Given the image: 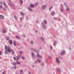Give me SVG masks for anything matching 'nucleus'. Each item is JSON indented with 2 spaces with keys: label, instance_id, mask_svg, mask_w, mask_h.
<instances>
[{
  "label": "nucleus",
  "instance_id": "nucleus-5",
  "mask_svg": "<svg viewBox=\"0 0 74 74\" xmlns=\"http://www.w3.org/2000/svg\"><path fill=\"white\" fill-rule=\"evenodd\" d=\"M64 53H65V51H63L61 53V55H63Z\"/></svg>",
  "mask_w": 74,
  "mask_h": 74
},
{
  "label": "nucleus",
  "instance_id": "nucleus-8",
  "mask_svg": "<svg viewBox=\"0 0 74 74\" xmlns=\"http://www.w3.org/2000/svg\"><path fill=\"white\" fill-rule=\"evenodd\" d=\"M44 23L46 24V23H47V21H46L45 20L44 22H43L42 23V24L43 25Z\"/></svg>",
  "mask_w": 74,
  "mask_h": 74
},
{
  "label": "nucleus",
  "instance_id": "nucleus-40",
  "mask_svg": "<svg viewBox=\"0 0 74 74\" xmlns=\"http://www.w3.org/2000/svg\"><path fill=\"white\" fill-rule=\"evenodd\" d=\"M56 45V44H55V43H54V45L55 46Z\"/></svg>",
  "mask_w": 74,
  "mask_h": 74
},
{
  "label": "nucleus",
  "instance_id": "nucleus-41",
  "mask_svg": "<svg viewBox=\"0 0 74 74\" xmlns=\"http://www.w3.org/2000/svg\"><path fill=\"white\" fill-rule=\"evenodd\" d=\"M54 19H56V18H54Z\"/></svg>",
  "mask_w": 74,
  "mask_h": 74
},
{
  "label": "nucleus",
  "instance_id": "nucleus-11",
  "mask_svg": "<svg viewBox=\"0 0 74 74\" xmlns=\"http://www.w3.org/2000/svg\"><path fill=\"white\" fill-rule=\"evenodd\" d=\"M13 45H14V46H16V42L14 41L13 42Z\"/></svg>",
  "mask_w": 74,
  "mask_h": 74
},
{
  "label": "nucleus",
  "instance_id": "nucleus-1",
  "mask_svg": "<svg viewBox=\"0 0 74 74\" xmlns=\"http://www.w3.org/2000/svg\"><path fill=\"white\" fill-rule=\"evenodd\" d=\"M5 49H7V50L8 52H10L11 51H12V54H14V52L13 51V50L11 49H10V47L9 46H5Z\"/></svg>",
  "mask_w": 74,
  "mask_h": 74
},
{
  "label": "nucleus",
  "instance_id": "nucleus-9",
  "mask_svg": "<svg viewBox=\"0 0 74 74\" xmlns=\"http://www.w3.org/2000/svg\"><path fill=\"white\" fill-rule=\"evenodd\" d=\"M56 60L57 62L58 63H60V61H59V59L58 58H56Z\"/></svg>",
  "mask_w": 74,
  "mask_h": 74
},
{
  "label": "nucleus",
  "instance_id": "nucleus-38",
  "mask_svg": "<svg viewBox=\"0 0 74 74\" xmlns=\"http://www.w3.org/2000/svg\"><path fill=\"white\" fill-rule=\"evenodd\" d=\"M4 73H5V71H4L2 74H4Z\"/></svg>",
  "mask_w": 74,
  "mask_h": 74
},
{
  "label": "nucleus",
  "instance_id": "nucleus-36",
  "mask_svg": "<svg viewBox=\"0 0 74 74\" xmlns=\"http://www.w3.org/2000/svg\"><path fill=\"white\" fill-rule=\"evenodd\" d=\"M38 4V3H35V5H37V4Z\"/></svg>",
  "mask_w": 74,
  "mask_h": 74
},
{
  "label": "nucleus",
  "instance_id": "nucleus-21",
  "mask_svg": "<svg viewBox=\"0 0 74 74\" xmlns=\"http://www.w3.org/2000/svg\"><path fill=\"white\" fill-rule=\"evenodd\" d=\"M6 40H9V37H7L6 38Z\"/></svg>",
  "mask_w": 74,
  "mask_h": 74
},
{
  "label": "nucleus",
  "instance_id": "nucleus-7",
  "mask_svg": "<svg viewBox=\"0 0 74 74\" xmlns=\"http://www.w3.org/2000/svg\"><path fill=\"white\" fill-rule=\"evenodd\" d=\"M4 18V16L3 15H0V19H3Z\"/></svg>",
  "mask_w": 74,
  "mask_h": 74
},
{
  "label": "nucleus",
  "instance_id": "nucleus-29",
  "mask_svg": "<svg viewBox=\"0 0 74 74\" xmlns=\"http://www.w3.org/2000/svg\"><path fill=\"white\" fill-rule=\"evenodd\" d=\"M13 69H16V66H14L13 67Z\"/></svg>",
  "mask_w": 74,
  "mask_h": 74
},
{
  "label": "nucleus",
  "instance_id": "nucleus-3",
  "mask_svg": "<svg viewBox=\"0 0 74 74\" xmlns=\"http://www.w3.org/2000/svg\"><path fill=\"white\" fill-rule=\"evenodd\" d=\"M2 32L3 33H6V30L3 29H2Z\"/></svg>",
  "mask_w": 74,
  "mask_h": 74
},
{
  "label": "nucleus",
  "instance_id": "nucleus-22",
  "mask_svg": "<svg viewBox=\"0 0 74 74\" xmlns=\"http://www.w3.org/2000/svg\"><path fill=\"white\" fill-rule=\"evenodd\" d=\"M41 38L42 39V41H44V39L43 38L41 37Z\"/></svg>",
  "mask_w": 74,
  "mask_h": 74
},
{
  "label": "nucleus",
  "instance_id": "nucleus-35",
  "mask_svg": "<svg viewBox=\"0 0 74 74\" xmlns=\"http://www.w3.org/2000/svg\"><path fill=\"white\" fill-rule=\"evenodd\" d=\"M21 57L23 59H25V58L24 57Z\"/></svg>",
  "mask_w": 74,
  "mask_h": 74
},
{
  "label": "nucleus",
  "instance_id": "nucleus-27",
  "mask_svg": "<svg viewBox=\"0 0 74 74\" xmlns=\"http://www.w3.org/2000/svg\"><path fill=\"white\" fill-rule=\"evenodd\" d=\"M16 63H17V64H19L20 63V62H16Z\"/></svg>",
  "mask_w": 74,
  "mask_h": 74
},
{
  "label": "nucleus",
  "instance_id": "nucleus-24",
  "mask_svg": "<svg viewBox=\"0 0 74 74\" xmlns=\"http://www.w3.org/2000/svg\"><path fill=\"white\" fill-rule=\"evenodd\" d=\"M13 65H16V63L15 62H14L13 63Z\"/></svg>",
  "mask_w": 74,
  "mask_h": 74
},
{
  "label": "nucleus",
  "instance_id": "nucleus-10",
  "mask_svg": "<svg viewBox=\"0 0 74 74\" xmlns=\"http://www.w3.org/2000/svg\"><path fill=\"white\" fill-rule=\"evenodd\" d=\"M30 5L31 7H32V8H33V7H34V5L33 4H31Z\"/></svg>",
  "mask_w": 74,
  "mask_h": 74
},
{
  "label": "nucleus",
  "instance_id": "nucleus-16",
  "mask_svg": "<svg viewBox=\"0 0 74 74\" xmlns=\"http://www.w3.org/2000/svg\"><path fill=\"white\" fill-rule=\"evenodd\" d=\"M16 38H18V39H19L20 38V37L18 36H16Z\"/></svg>",
  "mask_w": 74,
  "mask_h": 74
},
{
  "label": "nucleus",
  "instance_id": "nucleus-51",
  "mask_svg": "<svg viewBox=\"0 0 74 74\" xmlns=\"http://www.w3.org/2000/svg\"><path fill=\"white\" fill-rule=\"evenodd\" d=\"M6 7H7V5H6Z\"/></svg>",
  "mask_w": 74,
  "mask_h": 74
},
{
  "label": "nucleus",
  "instance_id": "nucleus-30",
  "mask_svg": "<svg viewBox=\"0 0 74 74\" xmlns=\"http://www.w3.org/2000/svg\"><path fill=\"white\" fill-rule=\"evenodd\" d=\"M3 6L2 5H0V8H2Z\"/></svg>",
  "mask_w": 74,
  "mask_h": 74
},
{
  "label": "nucleus",
  "instance_id": "nucleus-4",
  "mask_svg": "<svg viewBox=\"0 0 74 74\" xmlns=\"http://www.w3.org/2000/svg\"><path fill=\"white\" fill-rule=\"evenodd\" d=\"M8 42H9L10 44H12V41L11 40H9Z\"/></svg>",
  "mask_w": 74,
  "mask_h": 74
},
{
  "label": "nucleus",
  "instance_id": "nucleus-28",
  "mask_svg": "<svg viewBox=\"0 0 74 74\" xmlns=\"http://www.w3.org/2000/svg\"><path fill=\"white\" fill-rule=\"evenodd\" d=\"M43 28L44 29H46V27L45 26H43Z\"/></svg>",
  "mask_w": 74,
  "mask_h": 74
},
{
  "label": "nucleus",
  "instance_id": "nucleus-48",
  "mask_svg": "<svg viewBox=\"0 0 74 74\" xmlns=\"http://www.w3.org/2000/svg\"><path fill=\"white\" fill-rule=\"evenodd\" d=\"M35 63H37V62L35 61Z\"/></svg>",
  "mask_w": 74,
  "mask_h": 74
},
{
  "label": "nucleus",
  "instance_id": "nucleus-33",
  "mask_svg": "<svg viewBox=\"0 0 74 74\" xmlns=\"http://www.w3.org/2000/svg\"><path fill=\"white\" fill-rule=\"evenodd\" d=\"M38 62H40V60H38Z\"/></svg>",
  "mask_w": 74,
  "mask_h": 74
},
{
  "label": "nucleus",
  "instance_id": "nucleus-39",
  "mask_svg": "<svg viewBox=\"0 0 74 74\" xmlns=\"http://www.w3.org/2000/svg\"><path fill=\"white\" fill-rule=\"evenodd\" d=\"M32 55H34V53H32Z\"/></svg>",
  "mask_w": 74,
  "mask_h": 74
},
{
  "label": "nucleus",
  "instance_id": "nucleus-45",
  "mask_svg": "<svg viewBox=\"0 0 74 74\" xmlns=\"http://www.w3.org/2000/svg\"><path fill=\"white\" fill-rule=\"evenodd\" d=\"M0 3H1V4H2V2H0Z\"/></svg>",
  "mask_w": 74,
  "mask_h": 74
},
{
  "label": "nucleus",
  "instance_id": "nucleus-32",
  "mask_svg": "<svg viewBox=\"0 0 74 74\" xmlns=\"http://www.w3.org/2000/svg\"><path fill=\"white\" fill-rule=\"evenodd\" d=\"M2 54V53L1 52V51H0V55H1Z\"/></svg>",
  "mask_w": 74,
  "mask_h": 74
},
{
  "label": "nucleus",
  "instance_id": "nucleus-6",
  "mask_svg": "<svg viewBox=\"0 0 74 74\" xmlns=\"http://www.w3.org/2000/svg\"><path fill=\"white\" fill-rule=\"evenodd\" d=\"M37 56L38 57H39V58H41L42 57V56H40V54H38L37 55Z\"/></svg>",
  "mask_w": 74,
  "mask_h": 74
},
{
  "label": "nucleus",
  "instance_id": "nucleus-46",
  "mask_svg": "<svg viewBox=\"0 0 74 74\" xmlns=\"http://www.w3.org/2000/svg\"><path fill=\"white\" fill-rule=\"evenodd\" d=\"M20 20H22V18H20Z\"/></svg>",
  "mask_w": 74,
  "mask_h": 74
},
{
  "label": "nucleus",
  "instance_id": "nucleus-43",
  "mask_svg": "<svg viewBox=\"0 0 74 74\" xmlns=\"http://www.w3.org/2000/svg\"><path fill=\"white\" fill-rule=\"evenodd\" d=\"M51 8H50L49 9V10H51Z\"/></svg>",
  "mask_w": 74,
  "mask_h": 74
},
{
  "label": "nucleus",
  "instance_id": "nucleus-42",
  "mask_svg": "<svg viewBox=\"0 0 74 74\" xmlns=\"http://www.w3.org/2000/svg\"><path fill=\"white\" fill-rule=\"evenodd\" d=\"M51 49H52V47H51Z\"/></svg>",
  "mask_w": 74,
  "mask_h": 74
},
{
  "label": "nucleus",
  "instance_id": "nucleus-2",
  "mask_svg": "<svg viewBox=\"0 0 74 74\" xmlns=\"http://www.w3.org/2000/svg\"><path fill=\"white\" fill-rule=\"evenodd\" d=\"M13 59H14V60H19V57H16L15 58V57H13Z\"/></svg>",
  "mask_w": 74,
  "mask_h": 74
},
{
  "label": "nucleus",
  "instance_id": "nucleus-26",
  "mask_svg": "<svg viewBox=\"0 0 74 74\" xmlns=\"http://www.w3.org/2000/svg\"><path fill=\"white\" fill-rule=\"evenodd\" d=\"M20 3L21 4H22V3H23V2L22 1H20Z\"/></svg>",
  "mask_w": 74,
  "mask_h": 74
},
{
  "label": "nucleus",
  "instance_id": "nucleus-37",
  "mask_svg": "<svg viewBox=\"0 0 74 74\" xmlns=\"http://www.w3.org/2000/svg\"><path fill=\"white\" fill-rule=\"evenodd\" d=\"M64 5H66V3H64Z\"/></svg>",
  "mask_w": 74,
  "mask_h": 74
},
{
  "label": "nucleus",
  "instance_id": "nucleus-17",
  "mask_svg": "<svg viewBox=\"0 0 74 74\" xmlns=\"http://www.w3.org/2000/svg\"><path fill=\"white\" fill-rule=\"evenodd\" d=\"M58 72H59V73H60V69H58Z\"/></svg>",
  "mask_w": 74,
  "mask_h": 74
},
{
  "label": "nucleus",
  "instance_id": "nucleus-18",
  "mask_svg": "<svg viewBox=\"0 0 74 74\" xmlns=\"http://www.w3.org/2000/svg\"><path fill=\"white\" fill-rule=\"evenodd\" d=\"M51 14L52 15H54V12H51Z\"/></svg>",
  "mask_w": 74,
  "mask_h": 74
},
{
  "label": "nucleus",
  "instance_id": "nucleus-50",
  "mask_svg": "<svg viewBox=\"0 0 74 74\" xmlns=\"http://www.w3.org/2000/svg\"><path fill=\"white\" fill-rule=\"evenodd\" d=\"M37 51H38V50H37Z\"/></svg>",
  "mask_w": 74,
  "mask_h": 74
},
{
  "label": "nucleus",
  "instance_id": "nucleus-19",
  "mask_svg": "<svg viewBox=\"0 0 74 74\" xmlns=\"http://www.w3.org/2000/svg\"><path fill=\"white\" fill-rule=\"evenodd\" d=\"M21 15H24V14L23 13H22V12H21Z\"/></svg>",
  "mask_w": 74,
  "mask_h": 74
},
{
  "label": "nucleus",
  "instance_id": "nucleus-20",
  "mask_svg": "<svg viewBox=\"0 0 74 74\" xmlns=\"http://www.w3.org/2000/svg\"><path fill=\"white\" fill-rule=\"evenodd\" d=\"M5 54H7V51H5Z\"/></svg>",
  "mask_w": 74,
  "mask_h": 74
},
{
  "label": "nucleus",
  "instance_id": "nucleus-49",
  "mask_svg": "<svg viewBox=\"0 0 74 74\" xmlns=\"http://www.w3.org/2000/svg\"><path fill=\"white\" fill-rule=\"evenodd\" d=\"M29 74H31V73H29Z\"/></svg>",
  "mask_w": 74,
  "mask_h": 74
},
{
  "label": "nucleus",
  "instance_id": "nucleus-47",
  "mask_svg": "<svg viewBox=\"0 0 74 74\" xmlns=\"http://www.w3.org/2000/svg\"><path fill=\"white\" fill-rule=\"evenodd\" d=\"M55 43H56V42L55 41Z\"/></svg>",
  "mask_w": 74,
  "mask_h": 74
},
{
  "label": "nucleus",
  "instance_id": "nucleus-25",
  "mask_svg": "<svg viewBox=\"0 0 74 74\" xmlns=\"http://www.w3.org/2000/svg\"><path fill=\"white\" fill-rule=\"evenodd\" d=\"M3 4L4 5H5V2H3Z\"/></svg>",
  "mask_w": 74,
  "mask_h": 74
},
{
  "label": "nucleus",
  "instance_id": "nucleus-23",
  "mask_svg": "<svg viewBox=\"0 0 74 74\" xmlns=\"http://www.w3.org/2000/svg\"><path fill=\"white\" fill-rule=\"evenodd\" d=\"M20 54H22V53H23V52L22 51H21L20 52Z\"/></svg>",
  "mask_w": 74,
  "mask_h": 74
},
{
  "label": "nucleus",
  "instance_id": "nucleus-14",
  "mask_svg": "<svg viewBox=\"0 0 74 74\" xmlns=\"http://www.w3.org/2000/svg\"><path fill=\"white\" fill-rule=\"evenodd\" d=\"M46 8V6H45V5H44L42 7L43 9H44V8Z\"/></svg>",
  "mask_w": 74,
  "mask_h": 74
},
{
  "label": "nucleus",
  "instance_id": "nucleus-13",
  "mask_svg": "<svg viewBox=\"0 0 74 74\" xmlns=\"http://www.w3.org/2000/svg\"><path fill=\"white\" fill-rule=\"evenodd\" d=\"M14 19H15V20H17V18H16V16L15 15H14Z\"/></svg>",
  "mask_w": 74,
  "mask_h": 74
},
{
  "label": "nucleus",
  "instance_id": "nucleus-52",
  "mask_svg": "<svg viewBox=\"0 0 74 74\" xmlns=\"http://www.w3.org/2000/svg\"><path fill=\"white\" fill-rule=\"evenodd\" d=\"M24 37H25V36H24Z\"/></svg>",
  "mask_w": 74,
  "mask_h": 74
},
{
  "label": "nucleus",
  "instance_id": "nucleus-15",
  "mask_svg": "<svg viewBox=\"0 0 74 74\" xmlns=\"http://www.w3.org/2000/svg\"><path fill=\"white\" fill-rule=\"evenodd\" d=\"M28 8L29 10H30V11H32V9H31L30 7H28Z\"/></svg>",
  "mask_w": 74,
  "mask_h": 74
},
{
  "label": "nucleus",
  "instance_id": "nucleus-44",
  "mask_svg": "<svg viewBox=\"0 0 74 74\" xmlns=\"http://www.w3.org/2000/svg\"><path fill=\"white\" fill-rule=\"evenodd\" d=\"M35 32H37V31L36 30V31H35Z\"/></svg>",
  "mask_w": 74,
  "mask_h": 74
},
{
  "label": "nucleus",
  "instance_id": "nucleus-12",
  "mask_svg": "<svg viewBox=\"0 0 74 74\" xmlns=\"http://www.w3.org/2000/svg\"><path fill=\"white\" fill-rule=\"evenodd\" d=\"M20 73L21 74H23V72L22 70H20Z\"/></svg>",
  "mask_w": 74,
  "mask_h": 74
},
{
  "label": "nucleus",
  "instance_id": "nucleus-31",
  "mask_svg": "<svg viewBox=\"0 0 74 74\" xmlns=\"http://www.w3.org/2000/svg\"><path fill=\"white\" fill-rule=\"evenodd\" d=\"M31 43L32 44H33V41H31Z\"/></svg>",
  "mask_w": 74,
  "mask_h": 74
},
{
  "label": "nucleus",
  "instance_id": "nucleus-34",
  "mask_svg": "<svg viewBox=\"0 0 74 74\" xmlns=\"http://www.w3.org/2000/svg\"><path fill=\"white\" fill-rule=\"evenodd\" d=\"M69 9L68 8V9H66V11H69Z\"/></svg>",
  "mask_w": 74,
  "mask_h": 74
}]
</instances>
